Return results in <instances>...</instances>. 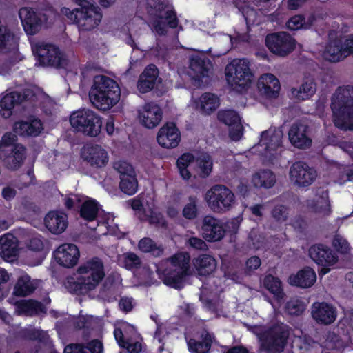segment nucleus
Returning <instances> with one entry per match:
<instances>
[{"label": "nucleus", "instance_id": "nucleus-51", "mask_svg": "<svg viewBox=\"0 0 353 353\" xmlns=\"http://www.w3.org/2000/svg\"><path fill=\"white\" fill-rule=\"evenodd\" d=\"M123 263L126 269L132 270L139 268L141 261L140 258L135 253L130 252L124 255Z\"/></svg>", "mask_w": 353, "mask_h": 353}, {"label": "nucleus", "instance_id": "nucleus-18", "mask_svg": "<svg viewBox=\"0 0 353 353\" xmlns=\"http://www.w3.org/2000/svg\"><path fill=\"white\" fill-rule=\"evenodd\" d=\"M158 143L164 148H176L181 141V132L174 122H167L159 130L157 136Z\"/></svg>", "mask_w": 353, "mask_h": 353}, {"label": "nucleus", "instance_id": "nucleus-46", "mask_svg": "<svg viewBox=\"0 0 353 353\" xmlns=\"http://www.w3.org/2000/svg\"><path fill=\"white\" fill-rule=\"evenodd\" d=\"M198 202L196 196H190L188 203L185 205L182 210L183 217L188 220H193L198 216Z\"/></svg>", "mask_w": 353, "mask_h": 353}, {"label": "nucleus", "instance_id": "nucleus-53", "mask_svg": "<svg viewBox=\"0 0 353 353\" xmlns=\"http://www.w3.org/2000/svg\"><path fill=\"white\" fill-rule=\"evenodd\" d=\"M271 214L277 222L285 221L288 217V208L284 205H277L272 210Z\"/></svg>", "mask_w": 353, "mask_h": 353}, {"label": "nucleus", "instance_id": "nucleus-30", "mask_svg": "<svg viewBox=\"0 0 353 353\" xmlns=\"http://www.w3.org/2000/svg\"><path fill=\"white\" fill-rule=\"evenodd\" d=\"M16 307L19 314L27 316H35L47 313L46 307L41 302L34 299L19 301L16 303Z\"/></svg>", "mask_w": 353, "mask_h": 353}, {"label": "nucleus", "instance_id": "nucleus-10", "mask_svg": "<svg viewBox=\"0 0 353 353\" xmlns=\"http://www.w3.org/2000/svg\"><path fill=\"white\" fill-rule=\"evenodd\" d=\"M225 74L228 84L241 88L250 87L254 74L247 59H234L225 68Z\"/></svg>", "mask_w": 353, "mask_h": 353}, {"label": "nucleus", "instance_id": "nucleus-50", "mask_svg": "<svg viewBox=\"0 0 353 353\" xmlns=\"http://www.w3.org/2000/svg\"><path fill=\"white\" fill-rule=\"evenodd\" d=\"M148 221L156 228L167 230L168 223L161 212H152L148 217Z\"/></svg>", "mask_w": 353, "mask_h": 353}, {"label": "nucleus", "instance_id": "nucleus-22", "mask_svg": "<svg viewBox=\"0 0 353 353\" xmlns=\"http://www.w3.org/2000/svg\"><path fill=\"white\" fill-rule=\"evenodd\" d=\"M312 316L321 325H330L337 316L336 308L326 302H315L312 306Z\"/></svg>", "mask_w": 353, "mask_h": 353}, {"label": "nucleus", "instance_id": "nucleus-24", "mask_svg": "<svg viewBox=\"0 0 353 353\" xmlns=\"http://www.w3.org/2000/svg\"><path fill=\"white\" fill-rule=\"evenodd\" d=\"M83 159L92 167L103 168L108 162V154L99 145H88L82 150Z\"/></svg>", "mask_w": 353, "mask_h": 353}, {"label": "nucleus", "instance_id": "nucleus-48", "mask_svg": "<svg viewBox=\"0 0 353 353\" xmlns=\"http://www.w3.org/2000/svg\"><path fill=\"white\" fill-rule=\"evenodd\" d=\"M127 330H128L133 334L136 333L134 327L129 324L123 325V328L115 327L114 330V336L118 345L121 347H125L124 344L127 342L128 339H129L125 336L127 333Z\"/></svg>", "mask_w": 353, "mask_h": 353}, {"label": "nucleus", "instance_id": "nucleus-16", "mask_svg": "<svg viewBox=\"0 0 353 353\" xmlns=\"http://www.w3.org/2000/svg\"><path fill=\"white\" fill-rule=\"evenodd\" d=\"M291 182L299 188H307L311 185L316 179V170L303 161H298L292 163L289 171Z\"/></svg>", "mask_w": 353, "mask_h": 353}, {"label": "nucleus", "instance_id": "nucleus-27", "mask_svg": "<svg viewBox=\"0 0 353 353\" xmlns=\"http://www.w3.org/2000/svg\"><path fill=\"white\" fill-rule=\"evenodd\" d=\"M45 226L54 234H60L63 232L68 225V216L66 214L50 211L44 218Z\"/></svg>", "mask_w": 353, "mask_h": 353}, {"label": "nucleus", "instance_id": "nucleus-63", "mask_svg": "<svg viewBox=\"0 0 353 353\" xmlns=\"http://www.w3.org/2000/svg\"><path fill=\"white\" fill-rule=\"evenodd\" d=\"M188 242L192 248L196 250H205L207 248L205 242L200 238L194 236L190 237Z\"/></svg>", "mask_w": 353, "mask_h": 353}, {"label": "nucleus", "instance_id": "nucleus-12", "mask_svg": "<svg viewBox=\"0 0 353 353\" xmlns=\"http://www.w3.org/2000/svg\"><path fill=\"white\" fill-rule=\"evenodd\" d=\"M265 43L272 54L281 57L292 53L296 46V39L285 32L268 34L265 37Z\"/></svg>", "mask_w": 353, "mask_h": 353}, {"label": "nucleus", "instance_id": "nucleus-52", "mask_svg": "<svg viewBox=\"0 0 353 353\" xmlns=\"http://www.w3.org/2000/svg\"><path fill=\"white\" fill-rule=\"evenodd\" d=\"M113 167L120 174V177H125L135 172L132 165L125 161L114 162Z\"/></svg>", "mask_w": 353, "mask_h": 353}, {"label": "nucleus", "instance_id": "nucleus-29", "mask_svg": "<svg viewBox=\"0 0 353 353\" xmlns=\"http://www.w3.org/2000/svg\"><path fill=\"white\" fill-rule=\"evenodd\" d=\"M347 39L344 43L341 41H330L326 46L325 50V57L330 62H338L343 60L350 54H352V52H349L347 46L346 45Z\"/></svg>", "mask_w": 353, "mask_h": 353}, {"label": "nucleus", "instance_id": "nucleus-19", "mask_svg": "<svg viewBox=\"0 0 353 353\" xmlns=\"http://www.w3.org/2000/svg\"><path fill=\"white\" fill-rule=\"evenodd\" d=\"M31 92L26 90L23 93L13 91L4 95L0 100L1 114L5 118L10 117L17 105L29 99Z\"/></svg>", "mask_w": 353, "mask_h": 353}, {"label": "nucleus", "instance_id": "nucleus-42", "mask_svg": "<svg viewBox=\"0 0 353 353\" xmlns=\"http://www.w3.org/2000/svg\"><path fill=\"white\" fill-rule=\"evenodd\" d=\"M119 188L127 195H134L138 190V181L135 172L120 177Z\"/></svg>", "mask_w": 353, "mask_h": 353}, {"label": "nucleus", "instance_id": "nucleus-25", "mask_svg": "<svg viewBox=\"0 0 353 353\" xmlns=\"http://www.w3.org/2000/svg\"><path fill=\"white\" fill-rule=\"evenodd\" d=\"M139 117L143 125L152 129L161 121L162 110L158 105L148 103L144 105L143 110L139 112Z\"/></svg>", "mask_w": 353, "mask_h": 353}, {"label": "nucleus", "instance_id": "nucleus-39", "mask_svg": "<svg viewBox=\"0 0 353 353\" xmlns=\"http://www.w3.org/2000/svg\"><path fill=\"white\" fill-rule=\"evenodd\" d=\"M99 212V204L94 199H89L84 201L79 210L81 218L88 222L93 221L97 217Z\"/></svg>", "mask_w": 353, "mask_h": 353}, {"label": "nucleus", "instance_id": "nucleus-47", "mask_svg": "<svg viewBox=\"0 0 353 353\" xmlns=\"http://www.w3.org/2000/svg\"><path fill=\"white\" fill-rule=\"evenodd\" d=\"M218 120L228 125L231 126L240 123V117L238 112L234 110H223L218 112Z\"/></svg>", "mask_w": 353, "mask_h": 353}, {"label": "nucleus", "instance_id": "nucleus-32", "mask_svg": "<svg viewBox=\"0 0 353 353\" xmlns=\"http://www.w3.org/2000/svg\"><path fill=\"white\" fill-rule=\"evenodd\" d=\"M211 61L205 57L192 56L190 60V68L193 72L192 78L196 81H201L204 77H208Z\"/></svg>", "mask_w": 353, "mask_h": 353}, {"label": "nucleus", "instance_id": "nucleus-20", "mask_svg": "<svg viewBox=\"0 0 353 353\" xmlns=\"http://www.w3.org/2000/svg\"><path fill=\"white\" fill-rule=\"evenodd\" d=\"M19 16L27 34L34 35L40 30L42 26V19L39 14L34 11L32 8L23 7L20 8Z\"/></svg>", "mask_w": 353, "mask_h": 353}, {"label": "nucleus", "instance_id": "nucleus-64", "mask_svg": "<svg viewBox=\"0 0 353 353\" xmlns=\"http://www.w3.org/2000/svg\"><path fill=\"white\" fill-rule=\"evenodd\" d=\"M261 264V259L259 256H254L248 259L246 261V266L250 270L258 269Z\"/></svg>", "mask_w": 353, "mask_h": 353}, {"label": "nucleus", "instance_id": "nucleus-33", "mask_svg": "<svg viewBox=\"0 0 353 353\" xmlns=\"http://www.w3.org/2000/svg\"><path fill=\"white\" fill-rule=\"evenodd\" d=\"M26 148L22 144H16L12 152L7 155L3 163L6 168L10 170H17L23 165L26 157Z\"/></svg>", "mask_w": 353, "mask_h": 353}, {"label": "nucleus", "instance_id": "nucleus-62", "mask_svg": "<svg viewBox=\"0 0 353 353\" xmlns=\"http://www.w3.org/2000/svg\"><path fill=\"white\" fill-rule=\"evenodd\" d=\"M124 348L127 349L130 353H139L142 350L141 343L138 341L132 343L130 339H128L127 342L124 344Z\"/></svg>", "mask_w": 353, "mask_h": 353}, {"label": "nucleus", "instance_id": "nucleus-5", "mask_svg": "<svg viewBox=\"0 0 353 353\" xmlns=\"http://www.w3.org/2000/svg\"><path fill=\"white\" fill-rule=\"evenodd\" d=\"M331 108L334 125L341 130H353V86L351 90L336 92L332 97Z\"/></svg>", "mask_w": 353, "mask_h": 353}, {"label": "nucleus", "instance_id": "nucleus-7", "mask_svg": "<svg viewBox=\"0 0 353 353\" xmlns=\"http://www.w3.org/2000/svg\"><path fill=\"white\" fill-rule=\"evenodd\" d=\"M70 123L74 132L90 137H97L102 126L101 117L89 109L73 112L70 117Z\"/></svg>", "mask_w": 353, "mask_h": 353}, {"label": "nucleus", "instance_id": "nucleus-56", "mask_svg": "<svg viewBox=\"0 0 353 353\" xmlns=\"http://www.w3.org/2000/svg\"><path fill=\"white\" fill-rule=\"evenodd\" d=\"M305 19L303 15H295L289 19L286 26L290 30H297L301 29L305 24Z\"/></svg>", "mask_w": 353, "mask_h": 353}, {"label": "nucleus", "instance_id": "nucleus-45", "mask_svg": "<svg viewBox=\"0 0 353 353\" xmlns=\"http://www.w3.org/2000/svg\"><path fill=\"white\" fill-rule=\"evenodd\" d=\"M316 92V85L312 81H305L297 89H293L292 93L299 100H306L313 96Z\"/></svg>", "mask_w": 353, "mask_h": 353}, {"label": "nucleus", "instance_id": "nucleus-11", "mask_svg": "<svg viewBox=\"0 0 353 353\" xmlns=\"http://www.w3.org/2000/svg\"><path fill=\"white\" fill-rule=\"evenodd\" d=\"M228 228L232 233H236L239 223L233 220L224 223L212 215H206L203 218L201 232L203 239L208 242L221 241L225 236Z\"/></svg>", "mask_w": 353, "mask_h": 353}, {"label": "nucleus", "instance_id": "nucleus-44", "mask_svg": "<svg viewBox=\"0 0 353 353\" xmlns=\"http://www.w3.org/2000/svg\"><path fill=\"white\" fill-rule=\"evenodd\" d=\"M15 245L8 235L0 236V254L3 258L11 259L16 256Z\"/></svg>", "mask_w": 353, "mask_h": 353}, {"label": "nucleus", "instance_id": "nucleus-59", "mask_svg": "<svg viewBox=\"0 0 353 353\" xmlns=\"http://www.w3.org/2000/svg\"><path fill=\"white\" fill-rule=\"evenodd\" d=\"M85 351L89 353H101L103 350V345L99 339H93L84 345Z\"/></svg>", "mask_w": 353, "mask_h": 353}, {"label": "nucleus", "instance_id": "nucleus-23", "mask_svg": "<svg viewBox=\"0 0 353 353\" xmlns=\"http://www.w3.org/2000/svg\"><path fill=\"white\" fill-rule=\"evenodd\" d=\"M159 71L156 65L151 63L147 65L140 74L137 87L138 90L145 94L152 90L157 82H161L159 77Z\"/></svg>", "mask_w": 353, "mask_h": 353}, {"label": "nucleus", "instance_id": "nucleus-9", "mask_svg": "<svg viewBox=\"0 0 353 353\" xmlns=\"http://www.w3.org/2000/svg\"><path fill=\"white\" fill-rule=\"evenodd\" d=\"M209 208L216 213L230 211L235 204L234 192L224 185H214L205 194Z\"/></svg>", "mask_w": 353, "mask_h": 353}, {"label": "nucleus", "instance_id": "nucleus-4", "mask_svg": "<svg viewBox=\"0 0 353 353\" xmlns=\"http://www.w3.org/2000/svg\"><path fill=\"white\" fill-rule=\"evenodd\" d=\"M80 274H89L88 276H81L77 281L70 283L71 288L77 294H86L94 290L105 276L103 262L97 257H94L78 268Z\"/></svg>", "mask_w": 353, "mask_h": 353}, {"label": "nucleus", "instance_id": "nucleus-35", "mask_svg": "<svg viewBox=\"0 0 353 353\" xmlns=\"http://www.w3.org/2000/svg\"><path fill=\"white\" fill-rule=\"evenodd\" d=\"M281 137L271 129L263 131L259 145L264 147L265 152L272 154L271 152L276 151L281 146Z\"/></svg>", "mask_w": 353, "mask_h": 353}, {"label": "nucleus", "instance_id": "nucleus-14", "mask_svg": "<svg viewBox=\"0 0 353 353\" xmlns=\"http://www.w3.org/2000/svg\"><path fill=\"white\" fill-rule=\"evenodd\" d=\"M165 8V3L161 1H159L154 7L156 13L152 21V26L155 32L159 36L167 34V27L175 29L179 25V19L174 10H168L164 12V14H161Z\"/></svg>", "mask_w": 353, "mask_h": 353}, {"label": "nucleus", "instance_id": "nucleus-13", "mask_svg": "<svg viewBox=\"0 0 353 353\" xmlns=\"http://www.w3.org/2000/svg\"><path fill=\"white\" fill-rule=\"evenodd\" d=\"M37 53L41 65L65 69L68 65L66 55L59 47L53 44L46 43L39 46Z\"/></svg>", "mask_w": 353, "mask_h": 353}, {"label": "nucleus", "instance_id": "nucleus-36", "mask_svg": "<svg viewBox=\"0 0 353 353\" xmlns=\"http://www.w3.org/2000/svg\"><path fill=\"white\" fill-rule=\"evenodd\" d=\"M264 288L272 294L278 301L283 299L285 293L282 287L281 280L272 274L266 275L263 280Z\"/></svg>", "mask_w": 353, "mask_h": 353}, {"label": "nucleus", "instance_id": "nucleus-57", "mask_svg": "<svg viewBox=\"0 0 353 353\" xmlns=\"http://www.w3.org/2000/svg\"><path fill=\"white\" fill-rule=\"evenodd\" d=\"M44 241L45 239L41 235L32 236L28 243V248L34 252H41L44 249Z\"/></svg>", "mask_w": 353, "mask_h": 353}, {"label": "nucleus", "instance_id": "nucleus-34", "mask_svg": "<svg viewBox=\"0 0 353 353\" xmlns=\"http://www.w3.org/2000/svg\"><path fill=\"white\" fill-rule=\"evenodd\" d=\"M193 265L200 276H207L216 269V261L209 254H201L193 260Z\"/></svg>", "mask_w": 353, "mask_h": 353}, {"label": "nucleus", "instance_id": "nucleus-6", "mask_svg": "<svg viewBox=\"0 0 353 353\" xmlns=\"http://www.w3.org/2000/svg\"><path fill=\"white\" fill-rule=\"evenodd\" d=\"M194 163V170L201 178L205 179L212 172L213 162L211 157L208 154H202L197 157L190 153L182 154L176 161V167L180 176L184 180H189L191 178V173L188 168Z\"/></svg>", "mask_w": 353, "mask_h": 353}, {"label": "nucleus", "instance_id": "nucleus-31", "mask_svg": "<svg viewBox=\"0 0 353 353\" xmlns=\"http://www.w3.org/2000/svg\"><path fill=\"white\" fill-rule=\"evenodd\" d=\"M316 275L313 269L305 267L296 274L291 275L289 278L290 285L302 288H310L315 283Z\"/></svg>", "mask_w": 353, "mask_h": 353}, {"label": "nucleus", "instance_id": "nucleus-40", "mask_svg": "<svg viewBox=\"0 0 353 353\" xmlns=\"http://www.w3.org/2000/svg\"><path fill=\"white\" fill-rule=\"evenodd\" d=\"M35 290V287L30 281L28 275L20 276L14 287L13 294L16 296L24 297L30 295Z\"/></svg>", "mask_w": 353, "mask_h": 353}, {"label": "nucleus", "instance_id": "nucleus-55", "mask_svg": "<svg viewBox=\"0 0 353 353\" xmlns=\"http://www.w3.org/2000/svg\"><path fill=\"white\" fill-rule=\"evenodd\" d=\"M21 336L26 340L43 341L44 334L43 331L36 329H26L21 332Z\"/></svg>", "mask_w": 353, "mask_h": 353}, {"label": "nucleus", "instance_id": "nucleus-15", "mask_svg": "<svg viewBox=\"0 0 353 353\" xmlns=\"http://www.w3.org/2000/svg\"><path fill=\"white\" fill-rule=\"evenodd\" d=\"M308 254L314 263L321 266L319 274L323 275L328 273L330 270V266L333 265L338 261L336 254L329 246L322 243L311 245Z\"/></svg>", "mask_w": 353, "mask_h": 353}, {"label": "nucleus", "instance_id": "nucleus-54", "mask_svg": "<svg viewBox=\"0 0 353 353\" xmlns=\"http://www.w3.org/2000/svg\"><path fill=\"white\" fill-rule=\"evenodd\" d=\"M332 245L338 252L341 254H347L350 250V244L347 241L339 235L334 236L332 241Z\"/></svg>", "mask_w": 353, "mask_h": 353}, {"label": "nucleus", "instance_id": "nucleus-2", "mask_svg": "<svg viewBox=\"0 0 353 353\" xmlns=\"http://www.w3.org/2000/svg\"><path fill=\"white\" fill-rule=\"evenodd\" d=\"M120 97L121 89L114 80L104 75L94 77L89 98L97 109L108 110L119 101Z\"/></svg>", "mask_w": 353, "mask_h": 353}, {"label": "nucleus", "instance_id": "nucleus-8", "mask_svg": "<svg viewBox=\"0 0 353 353\" xmlns=\"http://www.w3.org/2000/svg\"><path fill=\"white\" fill-rule=\"evenodd\" d=\"M289 331L286 326L274 325L261 333L260 348L265 353H281L287 345Z\"/></svg>", "mask_w": 353, "mask_h": 353}, {"label": "nucleus", "instance_id": "nucleus-21", "mask_svg": "<svg viewBox=\"0 0 353 353\" xmlns=\"http://www.w3.org/2000/svg\"><path fill=\"white\" fill-rule=\"evenodd\" d=\"M256 86L260 94L268 99L277 98L281 90L279 80L270 73L262 74L258 79Z\"/></svg>", "mask_w": 353, "mask_h": 353}, {"label": "nucleus", "instance_id": "nucleus-28", "mask_svg": "<svg viewBox=\"0 0 353 353\" xmlns=\"http://www.w3.org/2000/svg\"><path fill=\"white\" fill-rule=\"evenodd\" d=\"M14 130L21 137H37L43 130V123L38 118L19 121L14 123Z\"/></svg>", "mask_w": 353, "mask_h": 353}, {"label": "nucleus", "instance_id": "nucleus-1", "mask_svg": "<svg viewBox=\"0 0 353 353\" xmlns=\"http://www.w3.org/2000/svg\"><path fill=\"white\" fill-rule=\"evenodd\" d=\"M80 8L71 10L63 7L61 12L68 19L77 24L80 31H90L101 22L102 13L99 6L90 3L87 0H74ZM115 0H99L100 5L104 8L110 6Z\"/></svg>", "mask_w": 353, "mask_h": 353}, {"label": "nucleus", "instance_id": "nucleus-41", "mask_svg": "<svg viewBox=\"0 0 353 353\" xmlns=\"http://www.w3.org/2000/svg\"><path fill=\"white\" fill-rule=\"evenodd\" d=\"M138 248L140 251L144 253H150L154 257H159L163 254V248L157 243L150 237L141 239L138 243Z\"/></svg>", "mask_w": 353, "mask_h": 353}, {"label": "nucleus", "instance_id": "nucleus-37", "mask_svg": "<svg viewBox=\"0 0 353 353\" xmlns=\"http://www.w3.org/2000/svg\"><path fill=\"white\" fill-rule=\"evenodd\" d=\"M212 343L210 335L206 333L202 339L197 341L190 339L188 342V350L191 353H209Z\"/></svg>", "mask_w": 353, "mask_h": 353}, {"label": "nucleus", "instance_id": "nucleus-58", "mask_svg": "<svg viewBox=\"0 0 353 353\" xmlns=\"http://www.w3.org/2000/svg\"><path fill=\"white\" fill-rule=\"evenodd\" d=\"M17 139V135L11 132L4 133L0 140V150L11 145L14 146Z\"/></svg>", "mask_w": 353, "mask_h": 353}, {"label": "nucleus", "instance_id": "nucleus-3", "mask_svg": "<svg viewBox=\"0 0 353 353\" xmlns=\"http://www.w3.org/2000/svg\"><path fill=\"white\" fill-rule=\"evenodd\" d=\"M171 266L158 268L159 278L169 287L181 290L186 277L191 274L190 256L188 252H178L170 257Z\"/></svg>", "mask_w": 353, "mask_h": 353}, {"label": "nucleus", "instance_id": "nucleus-49", "mask_svg": "<svg viewBox=\"0 0 353 353\" xmlns=\"http://www.w3.org/2000/svg\"><path fill=\"white\" fill-rule=\"evenodd\" d=\"M285 311L292 316H299L305 310V305L298 299H292L285 304Z\"/></svg>", "mask_w": 353, "mask_h": 353}, {"label": "nucleus", "instance_id": "nucleus-17", "mask_svg": "<svg viewBox=\"0 0 353 353\" xmlns=\"http://www.w3.org/2000/svg\"><path fill=\"white\" fill-rule=\"evenodd\" d=\"M56 262L61 266L70 268L75 266L80 256V252L75 244L64 243L53 252Z\"/></svg>", "mask_w": 353, "mask_h": 353}, {"label": "nucleus", "instance_id": "nucleus-26", "mask_svg": "<svg viewBox=\"0 0 353 353\" xmlns=\"http://www.w3.org/2000/svg\"><path fill=\"white\" fill-rule=\"evenodd\" d=\"M308 126L301 123H294L288 132L291 143L297 148L305 149L312 144V139L307 136Z\"/></svg>", "mask_w": 353, "mask_h": 353}, {"label": "nucleus", "instance_id": "nucleus-38", "mask_svg": "<svg viewBox=\"0 0 353 353\" xmlns=\"http://www.w3.org/2000/svg\"><path fill=\"white\" fill-rule=\"evenodd\" d=\"M201 110L205 114H210L220 105L219 98L213 93L205 92L200 97Z\"/></svg>", "mask_w": 353, "mask_h": 353}, {"label": "nucleus", "instance_id": "nucleus-60", "mask_svg": "<svg viewBox=\"0 0 353 353\" xmlns=\"http://www.w3.org/2000/svg\"><path fill=\"white\" fill-rule=\"evenodd\" d=\"M63 353H89L85 351L84 344L83 343H72L66 345L64 348Z\"/></svg>", "mask_w": 353, "mask_h": 353}, {"label": "nucleus", "instance_id": "nucleus-61", "mask_svg": "<svg viewBox=\"0 0 353 353\" xmlns=\"http://www.w3.org/2000/svg\"><path fill=\"white\" fill-rule=\"evenodd\" d=\"M119 305L122 311L128 313L131 312L133 308L132 299L126 296L121 297Z\"/></svg>", "mask_w": 353, "mask_h": 353}, {"label": "nucleus", "instance_id": "nucleus-43", "mask_svg": "<svg viewBox=\"0 0 353 353\" xmlns=\"http://www.w3.org/2000/svg\"><path fill=\"white\" fill-rule=\"evenodd\" d=\"M254 179L256 185L265 188L273 187L276 182L275 174L272 171L268 169L261 170L258 172Z\"/></svg>", "mask_w": 353, "mask_h": 353}]
</instances>
